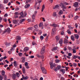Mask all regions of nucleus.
Instances as JSON below:
<instances>
[{
	"instance_id": "13",
	"label": "nucleus",
	"mask_w": 80,
	"mask_h": 80,
	"mask_svg": "<svg viewBox=\"0 0 80 80\" xmlns=\"http://www.w3.org/2000/svg\"><path fill=\"white\" fill-rule=\"evenodd\" d=\"M29 50V48H28L26 47L24 48V52H27V51H28V50Z\"/></svg>"
},
{
	"instance_id": "34",
	"label": "nucleus",
	"mask_w": 80,
	"mask_h": 80,
	"mask_svg": "<svg viewBox=\"0 0 80 80\" xmlns=\"http://www.w3.org/2000/svg\"><path fill=\"white\" fill-rule=\"evenodd\" d=\"M60 60H58V59H56L55 60V62H56V63H59L60 62Z\"/></svg>"
},
{
	"instance_id": "57",
	"label": "nucleus",
	"mask_w": 80,
	"mask_h": 80,
	"mask_svg": "<svg viewBox=\"0 0 80 80\" xmlns=\"http://www.w3.org/2000/svg\"><path fill=\"white\" fill-rule=\"evenodd\" d=\"M54 70H55V72H57V71L58 69H57V68H54Z\"/></svg>"
},
{
	"instance_id": "47",
	"label": "nucleus",
	"mask_w": 80,
	"mask_h": 80,
	"mask_svg": "<svg viewBox=\"0 0 80 80\" xmlns=\"http://www.w3.org/2000/svg\"><path fill=\"white\" fill-rule=\"evenodd\" d=\"M32 45H37V44L35 42H32Z\"/></svg>"
},
{
	"instance_id": "23",
	"label": "nucleus",
	"mask_w": 80,
	"mask_h": 80,
	"mask_svg": "<svg viewBox=\"0 0 80 80\" xmlns=\"http://www.w3.org/2000/svg\"><path fill=\"white\" fill-rule=\"evenodd\" d=\"M71 39L72 40V41H75V38H74L73 36H71Z\"/></svg>"
},
{
	"instance_id": "38",
	"label": "nucleus",
	"mask_w": 80,
	"mask_h": 80,
	"mask_svg": "<svg viewBox=\"0 0 80 80\" xmlns=\"http://www.w3.org/2000/svg\"><path fill=\"white\" fill-rule=\"evenodd\" d=\"M34 28H36V29H37L38 28V25L36 24L34 26Z\"/></svg>"
},
{
	"instance_id": "7",
	"label": "nucleus",
	"mask_w": 80,
	"mask_h": 80,
	"mask_svg": "<svg viewBox=\"0 0 80 80\" xmlns=\"http://www.w3.org/2000/svg\"><path fill=\"white\" fill-rule=\"evenodd\" d=\"M59 43L61 45H62L63 43V40L62 39H60L59 41Z\"/></svg>"
},
{
	"instance_id": "1",
	"label": "nucleus",
	"mask_w": 80,
	"mask_h": 80,
	"mask_svg": "<svg viewBox=\"0 0 80 80\" xmlns=\"http://www.w3.org/2000/svg\"><path fill=\"white\" fill-rule=\"evenodd\" d=\"M60 6L61 7V8H63L62 11L63 12H65V10L64 9H66L67 8V7L65 6V5L63 4V3H62L61 2L60 4Z\"/></svg>"
},
{
	"instance_id": "19",
	"label": "nucleus",
	"mask_w": 80,
	"mask_h": 80,
	"mask_svg": "<svg viewBox=\"0 0 80 80\" xmlns=\"http://www.w3.org/2000/svg\"><path fill=\"white\" fill-rule=\"evenodd\" d=\"M22 72L23 73H25V68H24V67H23L22 69Z\"/></svg>"
},
{
	"instance_id": "29",
	"label": "nucleus",
	"mask_w": 80,
	"mask_h": 80,
	"mask_svg": "<svg viewBox=\"0 0 80 80\" xmlns=\"http://www.w3.org/2000/svg\"><path fill=\"white\" fill-rule=\"evenodd\" d=\"M17 40H20L21 39V38L20 36H18L17 37Z\"/></svg>"
},
{
	"instance_id": "37",
	"label": "nucleus",
	"mask_w": 80,
	"mask_h": 80,
	"mask_svg": "<svg viewBox=\"0 0 80 80\" xmlns=\"http://www.w3.org/2000/svg\"><path fill=\"white\" fill-rule=\"evenodd\" d=\"M78 16H76L74 17V19L76 20L78 19Z\"/></svg>"
},
{
	"instance_id": "42",
	"label": "nucleus",
	"mask_w": 80,
	"mask_h": 80,
	"mask_svg": "<svg viewBox=\"0 0 80 80\" xmlns=\"http://www.w3.org/2000/svg\"><path fill=\"white\" fill-rule=\"evenodd\" d=\"M25 62V58H24L22 59V63H24V62Z\"/></svg>"
},
{
	"instance_id": "50",
	"label": "nucleus",
	"mask_w": 80,
	"mask_h": 80,
	"mask_svg": "<svg viewBox=\"0 0 80 80\" xmlns=\"http://www.w3.org/2000/svg\"><path fill=\"white\" fill-rule=\"evenodd\" d=\"M59 7V6L58 5H57L55 6V8H54V9H55L57 8H58Z\"/></svg>"
},
{
	"instance_id": "20",
	"label": "nucleus",
	"mask_w": 80,
	"mask_h": 80,
	"mask_svg": "<svg viewBox=\"0 0 80 80\" xmlns=\"http://www.w3.org/2000/svg\"><path fill=\"white\" fill-rule=\"evenodd\" d=\"M57 69L59 70L62 68V66L60 65H58L57 66Z\"/></svg>"
},
{
	"instance_id": "40",
	"label": "nucleus",
	"mask_w": 80,
	"mask_h": 80,
	"mask_svg": "<svg viewBox=\"0 0 80 80\" xmlns=\"http://www.w3.org/2000/svg\"><path fill=\"white\" fill-rule=\"evenodd\" d=\"M57 16V14L56 12H54L53 13V17H56Z\"/></svg>"
},
{
	"instance_id": "49",
	"label": "nucleus",
	"mask_w": 80,
	"mask_h": 80,
	"mask_svg": "<svg viewBox=\"0 0 80 80\" xmlns=\"http://www.w3.org/2000/svg\"><path fill=\"white\" fill-rule=\"evenodd\" d=\"M24 65L25 66H27V65H28V62H25L24 63Z\"/></svg>"
},
{
	"instance_id": "64",
	"label": "nucleus",
	"mask_w": 80,
	"mask_h": 80,
	"mask_svg": "<svg viewBox=\"0 0 80 80\" xmlns=\"http://www.w3.org/2000/svg\"><path fill=\"white\" fill-rule=\"evenodd\" d=\"M32 28L33 29V28H32V27H30V28H28V30H31Z\"/></svg>"
},
{
	"instance_id": "59",
	"label": "nucleus",
	"mask_w": 80,
	"mask_h": 80,
	"mask_svg": "<svg viewBox=\"0 0 80 80\" xmlns=\"http://www.w3.org/2000/svg\"><path fill=\"white\" fill-rule=\"evenodd\" d=\"M52 26L53 27H57V25L55 24H53V25H52Z\"/></svg>"
},
{
	"instance_id": "17",
	"label": "nucleus",
	"mask_w": 80,
	"mask_h": 80,
	"mask_svg": "<svg viewBox=\"0 0 80 80\" xmlns=\"http://www.w3.org/2000/svg\"><path fill=\"white\" fill-rule=\"evenodd\" d=\"M13 65L14 67H17V61H15L13 62Z\"/></svg>"
},
{
	"instance_id": "63",
	"label": "nucleus",
	"mask_w": 80,
	"mask_h": 80,
	"mask_svg": "<svg viewBox=\"0 0 80 80\" xmlns=\"http://www.w3.org/2000/svg\"><path fill=\"white\" fill-rule=\"evenodd\" d=\"M2 20V18L0 17V23H1Z\"/></svg>"
},
{
	"instance_id": "24",
	"label": "nucleus",
	"mask_w": 80,
	"mask_h": 80,
	"mask_svg": "<svg viewBox=\"0 0 80 80\" xmlns=\"http://www.w3.org/2000/svg\"><path fill=\"white\" fill-rule=\"evenodd\" d=\"M25 19H24V18L22 19L19 21V22L20 23H22V22H23V21H25Z\"/></svg>"
},
{
	"instance_id": "30",
	"label": "nucleus",
	"mask_w": 80,
	"mask_h": 80,
	"mask_svg": "<svg viewBox=\"0 0 80 80\" xmlns=\"http://www.w3.org/2000/svg\"><path fill=\"white\" fill-rule=\"evenodd\" d=\"M10 29L9 28H8L7 29V32H10Z\"/></svg>"
},
{
	"instance_id": "60",
	"label": "nucleus",
	"mask_w": 80,
	"mask_h": 80,
	"mask_svg": "<svg viewBox=\"0 0 80 80\" xmlns=\"http://www.w3.org/2000/svg\"><path fill=\"white\" fill-rule=\"evenodd\" d=\"M45 46H43V47H42V50H44L45 51Z\"/></svg>"
},
{
	"instance_id": "8",
	"label": "nucleus",
	"mask_w": 80,
	"mask_h": 80,
	"mask_svg": "<svg viewBox=\"0 0 80 80\" xmlns=\"http://www.w3.org/2000/svg\"><path fill=\"white\" fill-rule=\"evenodd\" d=\"M36 15V14H33L32 15V18L33 19L32 22H34V20H35Z\"/></svg>"
},
{
	"instance_id": "4",
	"label": "nucleus",
	"mask_w": 80,
	"mask_h": 80,
	"mask_svg": "<svg viewBox=\"0 0 80 80\" xmlns=\"http://www.w3.org/2000/svg\"><path fill=\"white\" fill-rule=\"evenodd\" d=\"M42 72L43 73H47V71H46V69L44 68H42Z\"/></svg>"
},
{
	"instance_id": "5",
	"label": "nucleus",
	"mask_w": 80,
	"mask_h": 80,
	"mask_svg": "<svg viewBox=\"0 0 80 80\" xmlns=\"http://www.w3.org/2000/svg\"><path fill=\"white\" fill-rule=\"evenodd\" d=\"M74 6L75 7H78V2H75L74 3Z\"/></svg>"
},
{
	"instance_id": "18",
	"label": "nucleus",
	"mask_w": 80,
	"mask_h": 80,
	"mask_svg": "<svg viewBox=\"0 0 80 80\" xmlns=\"http://www.w3.org/2000/svg\"><path fill=\"white\" fill-rule=\"evenodd\" d=\"M13 23H14V24H17V23H18V22H17V21L15 19L13 21Z\"/></svg>"
},
{
	"instance_id": "14",
	"label": "nucleus",
	"mask_w": 80,
	"mask_h": 80,
	"mask_svg": "<svg viewBox=\"0 0 80 80\" xmlns=\"http://www.w3.org/2000/svg\"><path fill=\"white\" fill-rule=\"evenodd\" d=\"M58 49V47H54L53 49H52V51H55V50H57Z\"/></svg>"
},
{
	"instance_id": "52",
	"label": "nucleus",
	"mask_w": 80,
	"mask_h": 80,
	"mask_svg": "<svg viewBox=\"0 0 80 80\" xmlns=\"http://www.w3.org/2000/svg\"><path fill=\"white\" fill-rule=\"evenodd\" d=\"M73 65L74 67H77V65L76 63H73Z\"/></svg>"
},
{
	"instance_id": "21",
	"label": "nucleus",
	"mask_w": 80,
	"mask_h": 80,
	"mask_svg": "<svg viewBox=\"0 0 80 80\" xmlns=\"http://www.w3.org/2000/svg\"><path fill=\"white\" fill-rule=\"evenodd\" d=\"M64 43L65 44H67L68 43V40L67 39H65L64 40Z\"/></svg>"
},
{
	"instance_id": "32",
	"label": "nucleus",
	"mask_w": 80,
	"mask_h": 80,
	"mask_svg": "<svg viewBox=\"0 0 80 80\" xmlns=\"http://www.w3.org/2000/svg\"><path fill=\"white\" fill-rule=\"evenodd\" d=\"M43 55H39L38 57V58H43L44 57H43Z\"/></svg>"
},
{
	"instance_id": "58",
	"label": "nucleus",
	"mask_w": 80,
	"mask_h": 80,
	"mask_svg": "<svg viewBox=\"0 0 80 80\" xmlns=\"http://www.w3.org/2000/svg\"><path fill=\"white\" fill-rule=\"evenodd\" d=\"M75 28H77L78 27V25H77V23H76L75 24Z\"/></svg>"
},
{
	"instance_id": "22",
	"label": "nucleus",
	"mask_w": 80,
	"mask_h": 80,
	"mask_svg": "<svg viewBox=\"0 0 80 80\" xmlns=\"http://www.w3.org/2000/svg\"><path fill=\"white\" fill-rule=\"evenodd\" d=\"M5 71H2V72L1 73V74L2 75H5Z\"/></svg>"
},
{
	"instance_id": "12",
	"label": "nucleus",
	"mask_w": 80,
	"mask_h": 80,
	"mask_svg": "<svg viewBox=\"0 0 80 80\" xmlns=\"http://www.w3.org/2000/svg\"><path fill=\"white\" fill-rule=\"evenodd\" d=\"M24 7L25 8H28L30 7V4H27L24 6Z\"/></svg>"
},
{
	"instance_id": "6",
	"label": "nucleus",
	"mask_w": 80,
	"mask_h": 80,
	"mask_svg": "<svg viewBox=\"0 0 80 80\" xmlns=\"http://www.w3.org/2000/svg\"><path fill=\"white\" fill-rule=\"evenodd\" d=\"M20 15L21 16L19 17V18H20L21 17H22V18H24V17H25V16H24V15H23V12H21L20 13Z\"/></svg>"
},
{
	"instance_id": "15",
	"label": "nucleus",
	"mask_w": 80,
	"mask_h": 80,
	"mask_svg": "<svg viewBox=\"0 0 80 80\" xmlns=\"http://www.w3.org/2000/svg\"><path fill=\"white\" fill-rule=\"evenodd\" d=\"M60 36H56V39L57 40V41H58L59 40H60Z\"/></svg>"
},
{
	"instance_id": "31",
	"label": "nucleus",
	"mask_w": 80,
	"mask_h": 80,
	"mask_svg": "<svg viewBox=\"0 0 80 80\" xmlns=\"http://www.w3.org/2000/svg\"><path fill=\"white\" fill-rule=\"evenodd\" d=\"M28 79V76H26V77H24L23 78V80H27V79Z\"/></svg>"
},
{
	"instance_id": "55",
	"label": "nucleus",
	"mask_w": 80,
	"mask_h": 80,
	"mask_svg": "<svg viewBox=\"0 0 80 80\" xmlns=\"http://www.w3.org/2000/svg\"><path fill=\"white\" fill-rule=\"evenodd\" d=\"M64 4H65V5H68V3L67 2H65L64 3Z\"/></svg>"
},
{
	"instance_id": "41",
	"label": "nucleus",
	"mask_w": 80,
	"mask_h": 80,
	"mask_svg": "<svg viewBox=\"0 0 80 80\" xmlns=\"http://www.w3.org/2000/svg\"><path fill=\"white\" fill-rule=\"evenodd\" d=\"M7 29H5V31L3 32L2 33V34H4V33H6V32H7Z\"/></svg>"
},
{
	"instance_id": "62",
	"label": "nucleus",
	"mask_w": 80,
	"mask_h": 80,
	"mask_svg": "<svg viewBox=\"0 0 80 80\" xmlns=\"http://www.w3.org/2000/svg\"><path fill=\"white\" fill-rule=\"evenodd\" d=\"M47 35V33H45V34L44 33L43 34V36H44V37H46Z\"/></svg>"
},
{
	"instance_id": "9",
	"label": "nucleus",
	"mask_w": 80,
	"mask_h": 80,
	"mask_svg": "<svg viewBox=\"0 0 80 80\" xmlns=\"http://www.w3.org/2000/svg\"><path fill=\"white\" fill-rule=\"evenodd\" d=\"M74 38H75L76 39H78L79 38V36L77 34L74 35Z\"/></svg>"
},
{
	"instance_id": "44",
	"label": "nucleus",
	"mask_w": 80,
	"mask_h": 80,
	"mask_svg": "<svg viewBox=\"0 0 80 80\" xmlns=\"http://www.w3.org/2000/svg\"><path fill=\"white\" fill-rule=\"evenodd\" d=\"M3 80V77L2 76V75H0V80Z\"/></svg>"
},
{
	"instance_id": "25",
	"label": "nucleus",
	"mask_w": 80,
	"mask_h": 80,
	"mask_svg": "<svg viewBox=\"0 0 80 80\" xmlns=\"http://www.w3.org/2000/svg\"><path fill=\"white\" fill-rule=\"evenodd\" d=\"M63 13V11H62V10H60L58 13V14L59 15H62V14Z\"/></svg>"
},
{
	"instance_id": "10",
	"label": "nucleus",
	"mask_w": 80,
	"mask_h": 80,
	"mask_svg": "<svg viewBox=\"0 0 80 80\" xmlns=\"http://www.w3.org/2000/svg\"><path fill=\"white\" fill-rule=\"evenodd\" d=\"M60 71L62 72L63 74H64L65 72V69H61L60 70Z\"/></svg>"
},
{
	"instance_id": "33",
	"label": "nucleus",
	"mask_w": 80,
	"mask_h": 80,
	"mask_svg": "<svg viewBox=\"0 0 80 80\" xmlns=\"http://www.w3.org/2000/svg\"><path fill=\"white\" fill-rule=\"evenodd\" d=\"M73 53H77V51H76V50H75L74 49H72Z\"/></svg>"
},
{
	"instance_id": "46",
	"label": "nucleus",
	"mask_w": 80,
	"mask_h": 80,
	"mask_svg": "<svg viewBox=\"0 0 80 80\" xmlns=\"http://www.w3.org/2000/svg\"><path fill=\"white\" fill-rule=\"evenodd\" d=\"M68 27L70 29H73V28L71 27L70 25H69Z\"/></svg>"
},
{
	"instance_id": "2",
	"label": "nucleus",
	"mask_w": 80,
	"mask_h": 80,
	"mask_svg": "<svg viewBox=\"0 0 80 80\" xmlns=\"http://www.w3.org/2000/svg\"><path fill=\"white\" fill-rule=\"evenodd\" d=\"M55 32H56V29L55 28H53L52 29V32H51V34L52 35H55Z\"/></svg>"
},
{
	"instance_id": "51",
	"label": "nucleus",
	"mask_w": 80,
	"mask_h": 80,
	"mask_svg": "<svg viewBox=\"0 0 80 80\" xmlns=\"http://www.w3.org/2000/svg\"><path fill=\"white\" fill-rule=\"evenodd\" d=\"M10 50L11 51H12V50H15V48L14 47H12Z\"/></svg>"
},
{
	"instance_id": "53",
	"label": "nucleus",
	"mask_w": 80,
	"mask_h": 80,
	"mask_svg": "<svg viewBox=\"0 0 80 80\" xmlns=\"http://www.w3.org/2000/svg\"><path fill=\"white\" fill-rule=\"evenodd\" d=\"M4 17H8V14L6 13L4 15Z\"/></svg>"
},
{
	"instance_id": "16",
	"label": "nucleus",
	"mask_w": 80,
	"mask_h": 80,
	"mask_svg": "<svg viewBox=\"0 0 80 80\" xmlns=\"http://www.w3.org/2000/svg\"><path fill=\"white\" fill-rule=\"evenodd\" d=\"M45 5L44 4L42 6V8L41 9L42 12H43V10H44V9H45Z\"/></svg>"
},
{
	"instance_id": "39",
	"label": "nucleus",
	"mask_w": 80,
	"mask_h": 80,
	"mask_svg": "<svg viewBox=\"0 0 80 80\" xmlns=\"http://www.w3.org/2000/svg\"><path fill=\"white\" fill-rule=\"evenodd\" d=\"M40 38L41 40H43V38H44V37L42 36H40Z\"/></svg>"
},
{
	"instance_id": "27",
	"label": "nucleus",
	"mask_w": 80,
	"mask_h": 80,
	"mask_svg": "<svg viewBox=\"0 0 80 80\" xmlns=\"http://www.w3.org/2000/svg\"><path fill=\"white\" fill-rule=\"evenodd\" d=\"M67 32L68 33V34H69V35H71L72 34V32L70 31V30L69 29H68L67 30Z\"/></svg>"
},
{
	"instance_id": "26",
	"label": "nucleus",
	"mask_w": 80,
	"mask_h": 80,
	"mask_svg": "<svg viewBox=\"0 0 80 80\" xmlns=\"http://www.w3.org/2000/svg\"><path fill=\"white\" fill-rule=\"evenodd\" d=\"M44 53H45V51L44 50H42L41 52V55H43Z\"/></svg>"
},
{
	"instance_id": "36",
	"label": "nucleus",
	"mask_w": 80,
	"mask_h": 80,
	"mask_svg": "<svg viewBox=\"0 0 80 80\" xmlns=\"http://www.w3.org/2000/svg\"><path fill=\"white\" fill-rule=\"evenodd\" d=\"M22 52H19L18 53V55L19 57H22Z\"/></svg>"
},
{
	"instance_id": "43",
	"label": "nucleus",
	"mask_w": 80,
	"mask_h": 80,
	"mask_svg": "<svg viewBox=\"0 0 80 80\" xmlns=\"http://www.w3.org/2000/svg\"><path fill=\"white\" fill-rule=\"evenodd\" d=\"M42 25H43V24L42 23H40L39 25V27H42Z\"/></svg>"
},
{
	"instance_id": "45",
	"label": "nucleus",
	"mask_w": 80,
	"mask_h": 80,
	"mask_svg": "<svg viewBox=\"0 0 80 80\" xmlns=\"http://www.w3.org/2000/svg\"><path fill=\"white\" fill-rule=\"evenodd\" d=\"M78 56L74 55V57L73 58V59H76L77 58Z\"/></svg>"
},
{
	"instance_id": "56",
	"label": "nucleus",
	"mask_w": 80,
	"mask_h": 80,
	"mask_svg": "<svg viewBox=\"0 0 80 80\" xmlns=\"http://www.w3.org/2000/svg\"><path fill=\"white\" fill-rule=\"evenodd\" d=\"M68 55L69 57H71V56H72V53H69L68 54Z\"/></svg>"
},
{
	"instance_id": "11",
	"label": "nucleus",
	"mask_w": 80,
	"mask_h": 80,
	"mask_svg": "<svg viewBox=\"0 0 80 80\" xmlns=\"http://www.w3.org/2000/svg\"><path fill=\"white\" fill-rule=\"evenodd\" d=\"M12 78L13 80H15L16 79V74H13L12 75Z\"/></svg>"
},
{
	"instance_id": "3",
	"label": "nucleus",
	"mask_w": 80,
	"mask_h": 80,
	"mask_svg": "<svg viewBox=\"0 0 80 80\" xmlns=\"http://www.w3.org/2000/svg\"><path fill=\"white\" fill-rule=\"evenodd\" d=\"M49 64L50 65V68H51V69H52L53 68V67H55V64L54 63L53 64V63H52V62H50L49 63Z\"/></svg>"
},
{
	"instance_id": "48",
	"label": "nucleus",
	"mask_w": 80,
	"mask_h": 80,
	"mask_svg": "<svg viewBox=\"0 0 80 80\" xmlns=\"http://www.w3.org/2000/svg\"><path fill=\"white\" fill-rule=\"evenodd\" d=\"M68 49L69 50H71V51H72V48H71L70 47H68Z\"/></svg>"
},
{
	"instance_id": "61",
	"label": "nucleus",
	"mask_w": 80,
	"mask_h": 80,
	"mask_svg": "<svg viewBox=\"0 0 80 80\" xmlns=\"http://www.w3.org/2000/svg\"><path fill=\"white\" fill-rule=\"evenodd\" d=\"M25 67L27 69L29 68V66H28V65L27 66H26Z\"/></svg>"
},
{
	"instance_id": "28",
	"label": "nucleus",
	"mask_w": 80,
	"mask_h": 80,
	"mask_svg": "<svg viewBox=\"0 0 80 80\" xmlns=\"http://www.w3.org/2000/svg\"><path fill=\"white\" fill-rule=\"evenodd\" d=\"M8 2V0H4V3H7Z\"/></svg>"
},
{
	"instance_id": "35",
	"label": "nucleus",
	"mask_w": 80,
	"mask_h": 80,
	"mask_svg": "<svg viewBox=\"0 0 80 80\" xmlns=\"http://www.w3.org/2000/svg\"><path fill=\"white\" fill-rule=\"evenodd\" d=\"M16 74L17 77H20V74L18 72H16Z\"/></svg>"
},
{
	"instance_id": "54",
	"label": "nucleus",
	"mask_w": 80,
	"mask_h": 80,
	"mask_svg": "<svg viewBox=\"0 0 80 80\" xmlns=\"http://www.w3.org/2000/svg\"><path fill=\"white\" fill-rule=\"evenodd\" d=\"M6 46H9V45H10V43H7L6 44Z\"/></svg>"
}]
</instances>
